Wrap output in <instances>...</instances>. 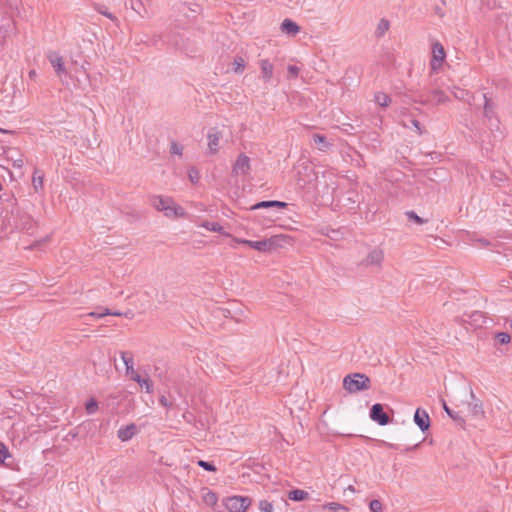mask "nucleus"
Returning <instances> with one entry per match:
<instances>
[{"instance_id":"obj_7","label":"nucleus","mask_w":512,"mask_h":512,"mask_svg":"<svg viewBox=\"0 0 512 512\" xmlns=\"http://www.w3.org/2000/svg\"><path fill=\"white\" fill-rule=\"evenodd\" d=\"M414 422L423 433L428 431L431 425L428 413L421 408L416 409L414 414Z\"/></svg>"},{"instance_id":"obj_60","label":"nucleus","mask_w":512,"mask_h":512,"mask_svg":"<svg viewBox=\"0 0 512 512\" xmlns=\"http://www.w3.org/2000/svg\"><path fill=\"white\" fill-rule=\"evenodd\" d=\"M348 200L351 201L352 203H356L357 202V200L352 198V197H349Z\"/></svg>"},{"instance_id":"obj_17","label":"nucleus","mask_w":512,"mask_h":512,"mask_svg":"<svg viewBox=\"0 0 512 512\" xmlns=\"http://www.w3.org/2000/svg\"><path fill=\"white\" fill-rule=\"evenodd\" d=\"M312 139L320 151H327L332 146V143L323 134L315 133L312 135Z\"/></svg>"},{"instance_id":"obj_39","label":"nucleus","mask_w":512,"mask_h":512,"mask_svg":"<svg viewBox=\"0 0 512 512\" xmlns=\"http://www.w3.org/2000/svg\"><path fill=\"white\" fill-rule=\"evenodd\" d=\"M10 456L8 448L0 442V464L4 463L5 459Z\"/></svg>"},{"instance_id":"obj_34","label":"nucleus","mask_w":512,"mask_h":512,"mask_svg":"<svg viewBox=\"0 0 512 512\" xmlns=\"http://www.w3.org/2000/svg\"><path fill=\"white\" fill-rule=\"evenodd\" d=\"M85 410L87 414H94L98 410V402L96 399L91 398L85 404Z\"/></svg>"},{"instance_id":"obj_32","label":"nucleus","mask_w":512,"mask_h":512,"mask_svg":"<svg viewBox=\"0 0 512 512\" xmlns=\"http://www.w3.org/2000/svg\"><path fill=\"white\" fill-rule=\"evenodd\" d=\"M201 226L213 232L223 233V227L218 222L205 221Z\"/></svg>"},{"instance_id":"obj_44","label":"nucleus","mask_w":512,"mask_h":512,"mask_svg":"<svg viewBox=\"0 0 512 512\" xmlns=\"http://www.w3.org/2000/svg\"><path fill=\"white\" fill-rule=\"evenodd\" d=\"M287 71L289 78H296L299 74L300 69L295 65H289Z\"/></svg>"},{"instance_id":"obj_53","label":"nucleus","mask_w":512,"mask_h":512,"mask_svg":"<svg viewBox=\"0 0 512 512\" xmlns=\"http://www.w3.org/2000/svg\"><path fill=\"white\" fill-rule=\"evenodd\" d=\"M475 100V96L470 93V96H466V100L464 102L468 103L469 105H472Z\"/></svg>"},{"instance_id":"obj_23","label":"nucleus","mask_w":512,"mask_h":512,"mask_svg":"<svg viewBox=\"0 0 512 512\" xmlns=\"http://www.w3.org/2000/svg\"><path fill=\"white\" fill-rule=\"evenodd\" d=\"M132 380L137 382L141 387H145L147 393L153 391V383L151 380L144 379L139 374H135V376H132Z\"/></svg>"},{"instance_id":"obj_3","label":"nucleus","mask_w":512,"mask_h":512,"mask_svg":"<svg viewBox=\"0 0 512 512\" xmlns=\"http://www.w3.org/2000/svg\"><path fill=\"white\" fill-rule=\"evenodd\" d=\"M252 504L248 496H229L223 499V505L229 512H245Z\"/></svg>"},{"instance_id":"obj_55","label":"nucleus","mask_w":512,"mask_h":512,"mask_svg":"<svg viewBox=\"0 0 512 512\" xmlns=\"http://www.w3.org/2000/svg\"><path fill=\"white\" fill-rule=\"evenodd\" d=\"M78 431L77 430H72L68 433V437H71V438H76L78 436Z\"/></svg>"},{"instance_id":"obj_29","label":"nucleus","mask_w":512,"mask_h":512,"mask_svg":"<svg viewBox=\"0 0 512 512\" xmlns=\"http://www.w3.org/2000/svg\"><path fill=\"white\" fill-rule=\"evenodd\" d=\"M106 315H113V316H122L123 314L119 311H112L109 308L103 309L102 312H91L88 314V316L96 317V318H102Z\"/></svg>"},{"instance_id":"obj_13","label":"nucleus","mask_w":512,"mask_h":512,"mask_svg":"<svg viewBox=\"0 0 512 512\" xmlns=\"http://www.w3.org/2000/svg\"><path fill=\"white\" fill-rule=\"evenodd\" d=\"M165 216L167 217H184L186 215L184 209L175 204V202L172 200V203H169L163 210Z\"/></svg>"},{"instance_id":"obj_36","label":"nucleus","mask_w":512,"mask_h":512,"mask_svg":"<svg viewBox=\"0 0 512 512\" xmlns=\"http://www.w3.org/2000/svg\"><path fill=\"white\" fill-rule=\"evenodd\" d=\"M495 339L500 344H508L511 341V336L507 332H498Z\"/></svg>"},{"instance_id":"obj_31","label":"nucleus","mask_w":512,"mask_h":512,"mask_svg":"<svg viewBox=\"0 0 512 512\" xmlns=\"http://www.w3.org/2000/svg\"><path fill=\"white\" fill-rule=\"evenodd\" d=\"M245 60L241 56H236L233 62V71L235 73H242L245 69Z\"/></svg>"},{"instance_id":"obj_61","label":"nucleus","mask_w":512,"mask_h":512,"mask_svg":"<svg viewBox=\"0 0 512 512\" xmlns=\"http://www.w3.org/2000/svg\"><path fill=\"white\" fill-rule=\"evenodd\" d=\"M436 13H437L438 15H440L441 17L443 16V14L441 13V10H440V9H438V10L436 11Z\"/></svg>"},{"instance_id":"obj_11","label":"nucleus","mask_w":512,"mask_h":512,"mask_svg":"<svg viewBox=\"0 0 512 512\" xmlns=\"http://www.w3.org/2000/svg\"><path fill=\"white\" fill-rule=\"evenodd\" d=\"M48 59L52 65V67L54 68L56 74L59 77H61L62 75H65L67 73L64 62H63V58L60 55H58L56 53H51L48 56Z\"/></svg>"},{"instance_id":"obj_1","label":"nucleus","mask_w":512,"mask_h":512,"mask_svg":"<svg viewBox=\"0 0 512 512\" xmlns=\"http://www.w3.org/2000/svg\"><path fill=\"white\" fill-rule=\"evenodd\" d=\"M343 387L349 393H358L370 389L371 380L366 374L353 373L344 377Z\"/></svg>"},{"instance_id":"obj_2","label":"nucleus","mask_w":512,"mask_h":512,"mask_svg":"<svg viewBox=\"0 0 512 512\" xmlns=\"http://www.w3.org/2000/svg\"><path fill=\"white\" fill-rule=\"evenodd\" d=\"M291 238L286 235H274L259 241H253L251 248L259 252H271L278 248L284 247L290 243Z\"/></svg>"},{"instance_id":"obj_38","label":"nucleus","mask_w":512,"mask_h":512,"mask_svg":"<svg viewBox=\"0 0 512 512\" xmlns=\"http://www.w3.org/2000/svg\"><path fill=\"white\" fill-rule=\"evenodd\" d=\"M183 152V146L177 143L176 141H172L170 145V153L181 156Z\"/></svg>"},{"instance_id":"obj_22","label":"nucleus","mask_w":512,"mask_h":512,"mask_svg":"<svg viewBox=\"0 0 512 512\" xmlns=\"http://www.w3.org/2000/svg\"><path fill=\"white\" fill-rule=\"evenodd\" d=\"M390 28V22L385 19V18H382L378 25H377V28L375 30V37L376 38H382L385 33L389 30Z\"/></svg>"},{"instance_id":"obj_10","label":"nucleus","mask_w":512,"mask_h":512,"mask_svg":"<svg viewBox=\"0 0 512 512\" xmlns=\"http://www.w3.org/2000/svg\"><path fill=\"white\" fill-rule=\"evenodd\" d=\"M288 206V203L278 200H265L257 202L256 204L250 207V210H259V209H271L278 208L284 209Z\"/></svg>"},{"instance_id":"obj_4","label":"nucleus","mask_w":512,"mask_h":512,"mask_svg":"<svg viewBox=\"0 0 512 512\" xmlns=\"http://www.w3.org/2000/svg\"><path fill=\"white\" fill-rule=\"evenodd\" d=\"M484 99V117L488 121V126L492 130L493 128L498 129L499 120L496 115V105L487 97V94L482 95Z\"/></svg>"},{"instance_id":"obj_5","label":"nucleus","mask_w":512,"mask_h":512,"mask_svg":"<svg viewBox=\"0 0 512 512\" xmlns=\"http://www.w3.org/2000/svg\"><path fill=\"white\" fill-rule=\"evenodd\" d=\"M369 416L371 420L381 426L387 425L392 421V419L384 411V405L380 403L372 405L370 408Z\"/></svg>"},{"instance_id":"obj_41","label":"nucleus","mask_w":512,"mask_h":512,"mask_svg":"<svg viewBox=\"0 0 512 512\" xmlns=\"http://www.w3.org/2000/svg\"><path fill=\"white\" fill-rule=\"evenodd\" d=\"M453 95L456 99L464 101L466 100V96H470V92L463 89H457L453 92Z\"/></svg>"},{"instance_id":"obj_42","label":"nucleus","mask_w":512,"mask_h":512,"mask_svg":"<svg viewBox=\"0 0 512 512\" xmlns=\"http://www.w3.org/2000/svg\"><path fill=\"white\" fill-rule=\"evenodd\" d=\"M188 176H189V180L195 184L199 181L200 179V174H199V171L195 168H191L188 172Z\"/></svg>"},{"instance_id":"obj_6","label":"nucleus","mask_w":512,"mask_h":512,"mask_svg":"<svg viewBox=\"0 0 512 512\" xmlns=\"http://www.w3.org/2000/svg\"><path fill=\"white\" fill-rule=\"evenodd\" d=\"M250 169V158L246 154L240 153L233 165L232 173L235 175H247Z\"/></svg>"},{"instance_id":"obj_62","label":"nucleus","mask_w":512,"mask_h":512,"mask_svg":"<svg viewBox=\"0 0 512 512\" xmlns=\"http://www.w3.org/2000/svg\"><path fill=\"white\" fill-rule=\"evenodd\" d=\"M135 374H138V373L134 370V373H130L129 375L132 377V376H135Z\"/></svg>"},{"instance_id":"obj_40","label":"nucleus","mask_w":512,"mask_h":512,"mask_svg":"<svg viewBox=\"0 0 512 512\" xmlns=\"http://www.w3.org/2000/svg\"><path fill=\"white\" fill-rule=\"evenodd\" d=\"M369 509L371 512H382V503L377 499L371 500Z\"/></svg>"},{"instance_id":"obj_57","label":"nucleus","mask_w":512,"mask_h":512,"mask_svg":"<svg viewBox=\"0 0 512 512\" xmlns=\"http://www.w3.org/2000/svg\"><path fill=\"white\" fill-rule=\"evenodd\" d=\"M35 76H36V72H35V70H31V71L29 72V77L32 79V78H34Z\"/></svg>"},{"instance_id":"obj_58","label":"nucleus","mask_w":512,"mask_h":512,"mask_svg":"<svg viewBox=\"0 0 512 512\" xmlns=\"http://www.w3.org/2000/svg\"><path fill=\"white\" fill-rule=\"evenodd\" d=\"M0 132H1V133H7V134H11V133H12V131H10V130H5V129H2V128H0Z\"/></svg>"},{"instance_id":"obj_25","label":"nucleus","mask_w":512,"mask_h":512,"mask_svg":"<svg viewBox=\"0 0 512 512\" xmlns=\"http://www.w3.org/2000/svg\"><path fill=\"white\" fill-rule=\"evenodd\" d=\"M431 95L435 100V104H444L449 101V97L440 89L432 90Z\"/></svg>"},{"instance_id":"obj_21","label":"nucleus","mask_w":512,"mask_h":512,"mask_svg":"<svg viewBox=\"0 0 512 512\" xmlns=\"http://www.w3.org/2000/svg\"><path fill=\"white\" fill-rule=\"evenodd\" d=\"M308 492L301 489H293L288 492V498L292 501L300 502L308 499Z\"/></svg>"},{"instance_id":"obj_28","label":"nucleus","mask_w":512,"mask_h":512,"mask_svg":"<svg viewBox=\"0 0 512 512\" xmlns=\"http://www.w3.org/2000/svg\"><path fill=\"white\" fill-rule=\"evenodd\" d=\"M405 215L409 221L414 222L417 225H422L428 222V219L418 216L417 213L412 210L405 212Z\"/></svg>"},{"instance_id":"obj_14","label":"nucleus","mask_w":512,"mask_h":512,"mask_svg":"<svg viewBox=\"0 0 512 512\" xmlns=\"http://www.w3.org/2000/svg\"><path fill=\"white\" fill-rule=\"evenodd\" d=\"M260 69L264 82H269L273 76V64L268 59H262L260 61Z\"/></svg>"},{"instance_id":"obj_46","label":"nucleus","mask_w":512,"mask_h":512,"mask_svg":"<svg viewBox=\"0 0 512 512\" xmlns=\"http://www.w3.org/2000/svg\"><path fill=\"white\" fill-rule=\"evenodd\" d=\"M72 63H73L75 66H78V62H77V60H73V61H72ZM86 64H88V62H87V61H84V62L79 66V68H78V67H76V72H78L79 70H83V71L86 73V70H87V68H86Z\"/></svg>"},{"instance_id":"obj_48","label":"nucleus","mask_w":512,"mask_h":512,"mask_svg":"<svg viewBox=\"0 0 512 512\" xmlns=\"http://www.w3.org/2000/svg\"><path fill=\"white\" fill-rule=\"evenodd\" d=\"M327 236L333 240H338V238L340 236V231L339 230H331V234H327Z\"/></svg>"},{"instance_id":"obj_18","label":"nucleus","mask_w":512,"mask_h":512,"mask_svg":"<svg viewBox=\"0 0 512 512\" xmlns=\"http://www.w3.org/2000/svg\"><path fill=\"white\" fill-rule=\"evenodd\" d=\"M445 50L443 46L440 43H435L433 45V60L431 61V66L433 69H435V61L442 62L445 59Z\"/></svg>"},{"instance_id":"obj_47","label":"nucleus","mask_w":512,"mask_h":512,"mask_svg":"<svg viewBox=\"0 0 512 512\" xmlns=\"http://www.w3.org/2000/svg\"><path fill=\"white\" fill-rule=\"evenodd\" d=\"M159 402L164 407H171L172 406V403L164 395H162L160 397Z\"/></svg>"},{"instance_id":"obj_54","label":"nucleus","mask_w":512,"mask_h":512,"mask_svg":"<svg viewBox=\"0 0 512 512\" xmlns=\"http://www.w3.org/2000/svg\"><path fill=\"white\" fill-rule=\"evenodd\" d=\"M13 166L16 168H21L23 166V160L22 159L14 160Z\"/></svg>"},{"instance_id":"obj_51","label":"nucleus","mask_w":512,"mask_h":512,"mask_svg":"<svg viewBox=\"0 0 512 512\" xmlns=\"http://www.w3.org/2000/svg\"><path fill=\"white\" fill-rule=\"evenodd\" d=\"M238 243H241V244H244V245H247L251 248V244L253 243L252 240H248V239H237L236 240Z\"/></svg>"},{"instance_id":"obj_12","label":"nucleus","mask_w":512,"mask_h":512,"mask_svg":"<svg viewBox=\"0 0 512 512\" xmlns=\"http://www.w3.org/2000/svg\"><path fill=\"white\" fill-rule=\"evenodd\" d=\"M472 402L469 403V411L474 417H481L484 415L482 401L477 399L473 390H470Z\"/></svg>"},{"instance_id":"obj_63","label":"nucleus","mask_w":512,"mask_h":512,"mask_svg":"<svg viewBox=\"0 0 512 512\" xmlns=\"http://www.w3.org/2000/svg\"><path fill=\"white\" fill-rule=\"evenodd\" d=\"M510 326H511V328H512V319H511V322H510Z\"/></svg>"},{"instance_id":"obj_8","label":"nucleus","mask_w":512,"mask_h":512,"mask_svg":"<svg viewBox=\"0 0 512 512\" xmlns=\"http://www.w3.org/2000/svg\"><path fill=\"white\" fill-rule=\"evenodd\" d=\"M222 138L221 132L217 128H211L207 134L209 151L215 154L219 150V141Z\"/></svg>"},{"instance_id":"obj_52","label":"nucleus","mask_w":512,"mask_h":512,"mask_svg":"<svg viewBox=\"0 0 512 512\" xmlns=\"http://www.w3.org/2000/svg\"><path fill=\"white\" fill-rule=\"evenodd\" d=\"M238 243H241V244H244V245H247L251 248V244L253 243L252 240H248V239H237L236 240Z\"/></svg>"},{"instance_id":"obj_49","label":"nucleus","mask_w":512,"mask_h":512,"mask_svg":"<svg viewBox=\"0 0 512 512\" xmlns=\"http://www.w3.org/2000/svg\"><path fill=\"white\" fill-rule=\"evenodd\" d=\"M482 317L483 316H482L481 312H478V311H476V312L472 313L471 315H469V318L471 320H473V321H478Z\"/></svg>"},{"instance_id":"obj_45","label":"nucleus","mask_w":512,"mask_h":512,"mask_svg":"<svg viewBox=\"0 0 512 512\" xmlns=\"http://www.w3.org/2000/svg\"><path fill=\"white\" fill-rule=\"evenodd\" d=\"M411 125L417 130L418 134H423L425 130L422 128L421 123L416 119L410 120Z\"/></svg>"},{"instance_id":"obj_26","label":"nucleus","mask_w":512,"mask_h":512,"mask_svg":"<svg viewBox=\"0 0 512 512\" xmlns=\"http://www.w3.org/2000/svg\"><path fill=\"white\" fill-rule=\"evenodd\" d=\"M203 501L206 505L208 506H215L217 504V501H218V496L215 492L211 491V490H208L204 495H203Z\"/></svg>"},{"instance_id":"obj_16","label":"nucleus","mask_w":512,"mask_h":512,"mask_svg":"<svg viewBox=\"0 0 512 512\" xmlns=\"http://www.w3.org/2000/svg\"><path fill=\"white\" fill-rule=\"evenodd\" d=\"M383 257V251L381 249L375 248L368 253L365 259V263L367 265H380Z\"/></svg>"},{"instance_id":"obj_43","label":"nucleus","mask_w":512,"mask_h":512,"mask_svg":"<svg viewBox=\"0 0 512 512\" xmlns=\"http://www.w3.org/2000/svg\"><path fill=\"white\" fill-rule=\"evenodd\" d=\"M324 507L328 508L329 510H333V511H337L340 509L347 511L346 507H344L343 505H341L340 503H337V502H330V503L326 504Z\"/></svg>"},{"instance_id":"obj_56","label":"nucleus","mask_w":512,"mask_h":512,"mask_svg":"<svg viewBox=\"0 0 512 512\" xmlns=\"http://www.w3.org/2000/svg\"><path fill=\"white\" fill-rule=\"evenodd\" d=\"M103 15H105L106 17L110 18V19H113V15L109 12H102Z\"/></svg>"},{"instance_id":"obj_15","label":"nucleus","mask_w":512,"mask_h":512,"mask_svg":"<svg viewBox=\"0 0 512 512\" xmlns=\"http://www.w3.org/2000/svg\"><path fill=\"white\" fill-rule=\"evenodd\" d=\"M281 31L288 35L294 36L300 31V26L291 19H284L281 23Z\"/></svg>"},{"instance_id":"obj_19","label":"nucleus","mask_w":512,"mask_h":512,"mask_svg":"<svg viewBox=\"0 0 512 512\" xmlns=\"http://www.w3.org/2000/svg\"><path fill=\"white\" fill-rule=\"evenodd\" d=\"M169 203H172V198H169V197H162V196H153L152 199H151V204L152 206L158 210V211H162L164 210V208L169 204Z\"/></svg>"},{"instance_id":"obj_24","label":"nucleus","mask_w":512,"mask_h":512,"mask_svg":"<svg viewBox=\"0 0 512 512\" xmlns=\"http://www.w3.org/2000/svg\"><path fill=\"white\" fill-rule=\"evenodd\" d=\"M443 409L459 425L462 426L465 423V420L462 418V416L459 413L454 412L452 409H450L445 401H443Z\"/></svg>"},{"instance_id":"obj_30","label":"nucleus","mask_w":512,"mask_h":512,"mask_svg":"<svg viewBox=\"0 0 512 512\" xmlns=\"http://www.w3.org/2000/svg\"><path fill=\"white\" fill-rule=\"evenodd\" d=\"M38 170L36 169L34 171V175H33V179H32V184H33V187H34V190L36 192H38L39 190H41L43 188V174L41 175H37L38 174Z\"/></svg>"},{"instance_id":"obj_33","label":"nucleus","mask_w":512,"mask_h":512,"mask_svg":"<svg viewBox=\"0 0 512 512\" xmlns=\"http://www.w3.org/2000/svg\"><path fill=\"white\" fill-rule=\"evenodd\" d=\"M491 180L495 186L501 187L507 181V177L502 172H497L492 174Z\"/></svg>"},{"instance_id":"obj_37","label":"nucleus","mask_w":512,"mask_h":512,"mask_svg":"<svg viewBox=\"0 0 512 512\" xmlns=\"http://www.w3.org/2000/svg\"><path fill=\"white\" fill-rule=\"evenodd\" d=\"M197 464H198V466H200L201 468H203L204 470L209 471V472H215L217 470V468L213 462L199 460L197 462Z\"/></svg>"},{"instance_id":"obj_20","label":"nucleus","mask_w":512,"mask_h":512,"mask_svg":"<svg viewBox=\"0 0 512 512\" xmlns=\"http://www.w3.org/2000/svg\"><path fill=\"white\" fill-rule=\"evenodd\" d=\"M121 359L126 367V374L134 373V358L133 354L129 351H122L120 353Z\"/></svg>"},{"instance_id":"obj_27","label":"nucleus","mask_w":512,"mask_h":512,"mask_svg":"<svg viewBox=\"0 0 512 512\" xmlns=\"http://www.w3.org/2000/svg\"><path fill=\"white\" fill-rule=\"evenodd\" d=\"M375 101L381 107H388L391 103V98L383 92H378L375 95Z\"/></svg>"},{"instance_id":"obj_9","label":"nucleus","mask_w":512,"mask_h":512,"mask_svg":"<svg viewBox=\"0 0 512 512\" xmlns=\"http://www.w3.org/2000/svg\"><path fill=\"white\" fill-rule=\"evenodd\" d=\"M139 432V429L136 424L131 423L126 425L125 427H121L117 431V437L122 441L126 442L131 440L137 433Z\"/></svg>"},{"instance_id":"obj_59","label":"nucleus","mask_w":512,"mask_h":512,"mask_svg":"<svg viewBox=\"0 0 512 512\" xmlns=\"http://www.w3.org/2000/svg\"><path fill=\"white\" fill-rule=\"evenodd\" d=\"M384 445H386L389 448H396V446L391 443L384 442Z\"/></svg>"},{"instance_id":"obj_35","label":"nucleus","mask_w":512,"mask_h":512,"mask_svg":"<svg viewBox=\"0 0 512 512\" xmlns=\"http://www.w3.org/2000/svg\"><path fill=\"white\" fill-rule=\"evenodd\" d=\"M258 507L262 512H274L273 503L268 500H260Z\"/></svg>"},{"instance_id":"obj_50","label":"nucleus","mask_w":512,"mask_h":512,"mask_svg":"<svg viewBox=\"0 0 512 512\" xmlns=\"http://www.w3.org/2000/svg\"><path fill=\"white\" fill-rule=\"evenodd\" d=\"M414 102H418V103H420L422 105H427V104H431L432 100H430L429 98L421 97L419 100H414Z\"/></svg>"}]
</instances>
